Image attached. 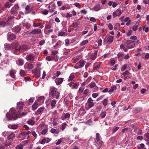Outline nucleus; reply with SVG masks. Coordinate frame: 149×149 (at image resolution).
Instances as JSON below:
<instances>
[{"label": "nucleus", "mask_w": 149, "mask_h": 149, "mask_svg": "<svg viewBox=\"0 0 149 149\" xmlns=\"http://www.w3.org/2000/svg\"><path fill=\"white\" fill-rule=\"evenodd\" d=\"M21 29L22 28L21 26H17L13 29V31L15 32L18 33L21 30Z\"/></svg>", "instance_id": "a211bd4d"}, {"label": "nucleus", "mask_w": 149, "mask_h": 149, "mask_svg": "<svg viewBox=\"0 0 149 149\" xmlns=\"http://www.w3.org/2000/svg\"><path fill=\"white\" fill-rule=\"evenodd\" d=\"M26 68L29 70L32 69L33 68V65L30 63L26 64Z\"/></svg>", "instance_id": "a878e982"}, {"label": "nucleus", "mask_w": 149, "mask_h": 149, "mask_svg": "<svg viewBox=\"0 0 149 149\" xmlns=\"http://www.w3.org/2000/svg\"><path fill=\"white\" fill-rule=\"evenodd\" d=\"M123 52H120L117 55L118 58H119L121 57H123Z\"/></svg>", "instance_id": "6e6d98bb"}, {"label": "nucleus", "mask_w": 149, "mask_h": 149, "mask_svg": "<svg viewBox=\"0 0 149 149\" xmlns=\"http://www.w3.org/2000/svg\"><path fill=\"white\" fill-rule=\"evenodd\" d=\"M60 94V93L57 91V90L54 87H51L49 93L50 97H52V98H55L57 99L59 98Z\"/></svg>", "instance_id": "f03ea898"}, {"label": "nucleus", "mask_w": 149, "mask_h": 149, "mask_svg": "<svg viewBox=\"0 0 149 149\" xmlns=\"http://www.w3.org/2000/svg\"><path fill=\"white\" fill-rule=\"evenodd\" d=\"M25 9L26 11H27L25 13L26 14L29 13H30L31 11V8H30V6L29 5H27L25 7Z\"/></svg>", "instance_id": "bb28decb"}, {"label": "nucleus", "mask_w": 149, "mask_h": 149, "mask_svg": "<svg viewBox=\"0 0 149 149\" xmlns=\"http://www.w3.org/2000/svg\"><path fill=\"white\" fill-rule=\"evenodd\" d=\"M102 104L104 106H106L108 103V100L107 99H105L102 102Z\"/></svg>", "instance_id": "ea45409f"}, {"label": "nucleus", "mask_w": 149, "mask_h": 149, "mask_svg": "<svg viewBox=\"0 0 149 149\" xmlns=\"http://www.w3.org/2000/svg\"><path fill=\"white\" fill-rule=\"evenodd\" d=\"M74 5L76 7H78L79 8H81V6L80 4L79 3H74Z\"/></svg>", "instance_id": "0e129e2a"}, {"label": "nucleus", "mask_w": 149, "mask_h": 149, "mask_svg": "<svg viewBox=\"0 0 149 149\" xmlns=\"http://www.w3.org/2000/svg\"><path fill=\"white\" fill-rule=\"evenodd\" d=\"M79 85V83L78 82L75 83H74V84L73 85V86H72V89H77Z\"/></svg>", "instance_id": "58836bf2"}, {"label": "nucleus", "mask_w": 149, "mask_h": 149, "mask_svg": "<svg viewBox=\"0 0 149 149\" xmlns=\"http://www.w3.org/2000/svg\"><path fill=\"white\" fill-rule=\"evenodd\" d=\"M45 42V40H40L39 42V44L40 45H43L44 44Z\"/></svg>", "instance_id": "774afa93"}, {"label": "nucleus", "mask_w": 149, "mask_h": 149, "mask_svg": "<svg viewBox=\"0 0 149 149\" xmlns=\"http://www.w3.org/2000/svg\"><path fill=\"white\" fill-rule=\"evenodd\" d=\"M119 127H114L112 129V133H114L116 132L119 129Z\"/></svg>", "instance_id": "49530a36"}, {"label": "nucleus", "mask_w": 149, "mask_h": 149, "mask_svg": "<svg viewBox=\"0 0 149 149\" xmlns=\"http://www.w3.org/2000/svg\"><path fill=\"white\" fill-rule=\"evenodd\" d=\"M56 103V101L55 100H53L51 102L50 105L51 106V109H53L55 107V104Z\"/></svg>", "instance_id": "b1692460"}, {"label": "nucleus", "mask_w": 149, "mask_h": 149, "mask_svg": "<svg viewBox=\"0 0 149 149\" xmlns=\"http://www.w3.org/2000/svg\"><path fill=\"white\" fill-rule=\"evenodd\" d=\"M75 78V76L74 75L71 74L69 77V78L68 79V81H70L72 80Z\"/></svg>", "instance_id": "09e8293b"}, {"label": "nucleus", "mask_w": 149, "mask_h": 149, "mask_svg": "<svg viewBox=\"0 0 149 149\" xmlns=\"http://www.w3.org/2000/svg\"><path fill=\"white\" fill-rule=\"evenodd\" d=\"M34 98L31 97L29 100V105L31 104L33 102Z\"/></svg>", "instance_id": "4d7b16f0"}, {"label": "nucleus", "mask_w": 149, "mask_h": 149, "mask_svg": "<svg viewBox=\"0 0 149 149\" xmlns=\"http://www.w3.org/2000/svg\"><path fill=\"white\" fill-rule=\"evenodd\" d=\"M96 139L97 142V143L99 146V147L97 149H99L101 147V145L103 144V142L100 141V139H102V138L99 134L98 133H97L96 134Z\"/></svg>", "instance_id": "20e7f679"}, {"label": "nucleus", "mask_w": 149, "mask_h": 149, "mask_svg": "<svg viewBox=\"0 0 149 149\" xmlns=\"http://www.w3.org/2000/svg\"><path fill=\"white\" fill-rule=\"evenodd\" d=\"M10 113H7L6 114V117L8 120H14L18 118H21L22 116H26L27 113L26 112H23L21 114L20 113H16V111L13 109H10Z\"/></svg>", "instance_id": "f257e3e1"}, {"label": "nucleus", "mask_w": 149, "mask_h": 149, "mask_svg": "<svg viewBox=\"0 0 149 149\" xmlns=\"http://www.w3.org/2000/svg\"><path fill=\"white\" fill-rule=\"evenodd\" d=\"M49 142V141L47 140L45 138L43 139L40 142V143L42 144H44L46 143H47Z\"/></svg>", "instance_id": "a18cd8bd"}, {"label": "nucleus", "mask_w": 149, "mask_h": 149, "mask_svg": "<svg viewBox=\"0 0 149 149\" xmlns=\"http://www.w3.org/2000/svg\"><path fill=\"white\" fill-rule=\"evenodd\" d=\"M11 3L8 2H6L4 5L5 7L9 8L10 6Z\"/></svg>", "instance_id": "864d4df0"}, {"label": "nucleus", "mask_w": 149, "mask_h": 149, "mask_svg": "<svg viewBox=\"0 0 149 149\" xmlns=\"http://www.w3.org/2000/svg\"><path fill=\"white\" fill-rule=\"evenodd\" d=\"M139 25V24L136 23L135 25L133 27L132 29L134 31H135L137 30V28Z\"/></svg>", "instance_id": "4c0bfd02"}, {"label": "nucleus", "mask_w": 149, "mask_h": 149, "mask_svg": "<svg viewBox=\"0 0 149 149\" xmlns=\"http://www.w3.org/2000/svg\"><path fill=\"white\" fill-rule=\"evenodd\" d=\"M85 63V62L83 60H80L79 62H78L77 65L79 66L80 67L82 68L83 67Z\"/></svg>", "instance_id": "412c9836"}, {"label": "nucleus", "mask_w": 149, "mask_h": 149, "mask_svg": "<svg viewBox=\"0 0 149 149\" xmlns=\"http://www.w3.org/2000/svg\"><path fill=\"white\" fill-rule=\"evenodd\" d=\"M22 25L24 27H26L27 29H29L31 26V25L28 23H22Z\"/></svg>", "instance_id": "cd10ccee"}, {"label": "nucleus", "mask_w": 149, "mask_h": 149, "mask_svg": "<svg viewBox=\"0 0 149 149\" xmlns=\"http://www.w3.org/2000/svg\"><path fill=\"white\" fill-rule=\"evenodd\" d=\"M120 26V24L119 23H116L114 26V29L115 31H117L118 30Z\"/></svg>", "instance_id": "f704fd0d"}, {"label": "nucleus", "mask_w": 149, "mask_h": 149, "mask_svg": "<svg viewBox=\"0 0 149 149\" xmlns=\"http://www.w3.org/2000/svg\"><path fill=\"white\" fill-rule=\"evenodd\" d=\"M8 21H0V27H4L8 25Z\"/></svg>", "instance_id": "4be33fe9"}, {"label": "nucleus", "mask_w": 149, "mask_h": 149, "mask_svg": "<svg viewBox=\"0 0 149 149\" xmlns=\"http://www.w3.org/2000/svg\"><path fill=\"white\" fill-rule=\"evenodd\" d=\"M122 14L121 10L120 9H118L113 13V17L114 18L116 16L120 15Z\"/></svg>", "instance_id": "9d476101"}, {"label": "nucleus", "mask_w": 149, "mask_h": 149, "mask_svg": "<svg viewBox=\"0 0 149 149\" xmlns=\"http://www.w3.org/2000/svg\"><path fill=\"white\" fill-rule=\"evenodd\" d=\"M100 9V5L98 4L95 5L94 7L92 8V10L95 11H98Z\"/></svg>", "instance_id": "6ab92c4d"}, {"label": "nucleus", "mask_w": 149, "mask_h": 149, "mask_svg": "<svg viewBox=\"0 0 149 149\" xmlns=\"http://www.w3.org/2000/svg\"><path fill=\"white\" fill-rule=\"evenodd\" d=\"M88 42V40H83L80 43V45L81 46H84L86 44H87Z\"/></svg>", "instance_id": "a19ab883"}, {"label": "nucleus", "mask_w": 149, "mask_h": 149, "mask_svg": "<svg viewBox=\"0 0 149 149\" xmlns=\"http://www.w3.org/2000/svg\"><path fill=\"white\" fill-rule=\"evenodd\" d=\"M91 88L95 87L96 86V84L95 82H91L89 85Z\"/></svg>", "instance_id": "3c124183"}, {"label": "nucleus", "mask_w": 149, "mask_h": 149, "mask_svg": "<svg viewBox=\"0 0 149 149\" xmlns=\"http://www.w3.org/2000/svg\"><path fill=\"white\" fill-rule=\"evenodd\" d=\"M66 126V123H63L62 125V129L61 130L62 131H63L64 130Z\"/></svg>", "instance_id": "5fc2aeb1"}, {"label": "nucleus", "mask_w": 149, "mask_h": 149, "mask_svg": "<svg viewBox=\"0 0 149 149\" xmlns=\"http://www.w3.org/2000/svg\"><path fill=\"white\" fill-rule=\"evenodd\" d=\"M101 65L100 63H96L94 64V65L93 68L95 70H97L98 69H99Z\"/></svg>", "instance_id": "aec40b11"}, {"label": "nucleus", "mask_w": 149, "mask_h": 149, "mask_svg": "<svg viewBox=\"0 0 149 149\" xmlns=\"http://www.w3.org/2000/svg\"><path fill=\"white\" fill-rule=\"evenodd\" d=\"M31 133V132L30 131H28L27 132L24 131L20 133V134L22 136H26L29 135Z\"/></svg>", "instance_id": "c85d7f7f"}, {"label": "nucleus", "mask_w": 149, "mask_h": 149, "mask_svg": "<svg viewBox=\"0 0 149 149\" xmlns=\"http://www.w3.org/2000/svg\"><path fill=\"white\" fill-rule=\"evenodd\" d=\"M41 32V30L40 29H36L33 30L30 32L29 34H30L35 35L36 34H39Z\"/></svg>", "instance_id": "6e6552de"}, {"label": "nucleus", "mask_w": 149, "mask_h": 149, "mask_svg": "<svg viewBox=\"0 0 149 149\" xmlns=\"http://www.w3.org/2000/svg\"><path fill=\"white\" fill-rule=\"evenodd\" d=\"M38 70L37 68H36L32 70V73L33 74H36L37 72H38Z\"/></svg>", "instance_id": "052dcab7"}, {"label": "nucleus", "mask_w": 149, "mask_h": 149, "mask_svg": "<svg viewBox=\"0 0 149 149\" xmlns=\"http://www.w3.org/2000/svg\"><path fill=\"white\" fill-rule=\"evenodd\" d=\"M65 32L64 31H59L58 32V36H63L65 35Z\"/></svg>", "instance_id": "de8ad7c7"}, {"label": "nucleus", "mask_w": 149, "mask_h": 149, "mask_svg": "<svg viewBox=\"0 0 149 149\" xmlns=\"http://www.w3.org/2000/svg\"><path fill=\"white\" fill-rule=\"evenodd\" d=\"M45 109L44 107H40L39 108L36 112V115H38L42 113Z\"/></svg>", "instance_id": "393cba45"}, {"label": "nucleus", "mask_w": 149, "mask_h": 149, "mask_svg": "<svg viewBox=\"0 0 149 149\" xmlns=\"http://www.w3.org/2000/svg\"><path fill=\"white\" fill-rule=\"evenodd\" d=\"M20 75L22 77L26 75V73L24 71L22 70H20Z\"/></svg>", "instance_id": "c03bdc74"}, {"label": "nucleus", "mask_w": 149, "mask_h": 149, "mask_svg": "<svg viewBox=\"0 0 149 149\" xmlns=\"http://www.w3.org/2000/svg\"><path fill=\"white\" fill-rule=\"evenodd\" d=\"M135 41L128 40L125 43V46L128 49H130L134 47L135 46Z\"/></svg>", "instance_id": "7ed1b4c3"}, {"label": "nucleus", "mask_w": 149, "mask_h": 149, "mask_svg": "<svg viewBox=\"0 0 149 149\" xmlns=\"http://www.w3.org/2000/svg\"><path fill=\"white\" fill-rule=\"evenodd\" d=\"M106 112H102L100 114V116L102 118H104L106 115Z\"/></svg>", "instance_id": "79ce46f5"}, {"label": "nucleus", "mask_w": 149, "mask_h": 149, "mask_svg": "<svg viewBox=\"0 0 149 149\" xmlns=\"http://www.w3.org/2000/svg\"><path fill=\"white\" fill-rule=\"evenodd\" d=\"M47 129H44L41 132V133L42 135H44L47 132Z\"/></svg>", "instance_id": "bf43d9fd"}, {"label": "nucleus", "mask_w": 149, "mask_h": 149, "mask_svg": "<svg viewBox=\"0 0 149 149\" xmlns=\"http://www.w3.org/2000/svg\"><path fill=\"white\" fill-rule=\"evenodd\" d=\"M97 53V51H96L91 53L90 58L91 59L93 60H94L96 58Z\"/></svg>", "instance_id": "2eb2a0df"}, {"label": "nucleus", "mask_w": 149, "mask_h": 149, "mask_svg": "<svg viewBox=\"0 0 149 149\" xmlns=\"http://www.w3.org/2000/svg\"><path fill=\"white\" fill-rule=\"evenodd\" d=\"M63 81V79L62 78H56L55 80V82L57 85H59L61 84Z\"/></svg>", "instance_id": "ddd939ff"}, {"label": "nucleus", "mask_w": 149, "mask_h": 149, "mask_svg": "<svg viewBox=\"0 0 149 149\" xmlns=\"http://www.w3.org/2000/svg\"><path fill=\"white\" fill-rule=\"evenodd\" d=\"M70 114L69 113H67L64 114L61 117V119L62 120H65L66 118H69Z\"/></svg>", "instance_id": "dca6fc26"}, {"label": "nucleus", "mask_w": 149, "mask_h": 149, "mask_svg": "<svg viewBox=\"0 0 149 149\" xmlns=\"http://www.w3.org/2000/svg\"><path fill=\"white\" fill-rule=\"evenodd\" d=\"M78 24L76 22H74L73 23L72 26L74 28H77L78 27Z\"/></svg>", "instance_id": "338daca9"}, {"label": "nucleus", "mask_w": 149, "mask_h": 149, "mask_svg": "<svg viewBox=\"0 0 149 149\" xmlns=\"http://www.w3.org/2000/svg\"><path fill=\"white\" fill-rule=\"evenodd\" d=\"M8 127L9 128L15 130L17 129L18 126L17 125H9Z\"/></svg>", "instance_id": "5701e85b"}, {"label": "nucleus", "mask_w": 149, "mask_h": 149, "mask_svg": "<svg viewBox=\"0 0 149 149\" xmlns=\"http://www.w3.org/2000/svg\"><path fill=\"white\" fill-rule=\"evenodd\" d=\"M40 71L38 70V72H37L36 74H35L34 75H35L36 76V77L37 78H38L40 76Z\"/></svg>", "instance_id": "13d9d810"}, {"label": "nucleus", "mask_w": 149, "mask_h": 149, "mask_svg": "<svg viewBox=\"0 0 149 149\" xmlns=\"http://www.w3.org/2000/svg\"><path fill=\"white\" fill-rule=\"evenodd\" d=\"M50 132L52 133H54L55 132H56V134H58L59 133L58 131H56V130L54 128L50 130Z\"/></svg>", "instance_id": "8fccbe9b"}, {"label": "nucleus", "mask_w": 149, "mask_h": 149, "mask_svg": "<svg viewBox=\"0 0 149 149\" xmlns=\"http://www.w3.org/2000/svg\"><path fill=\"white\" fill-rule=\"evenodd\" d=\"M35 57V55L32 54H30L27 55L26 57V59L28 61H33Z\"/></svg>", "instance_id": "0eeeda50"}, {"label": "nucleus", "mask_w": 149, "mask_h": 149, "mask_svg": "<svg viewBox=\"0 0 149 149\" xmlns=\"http://www.w3.org/2000/svg\"><path fill=\"white\" fill-rule=\"evenodd\" d=\"M113 40V37L111 36H107L105 38L104 42H112Z\"/></svg>", "instance_id": "39448f33"}, {"label": "nucleus", "mask_w": 149, "mask_h": 149, "mask_svg": "<svg viewBox=\"0 0 149 149\" xmlns=\"http://www.w3.org/2000/svg\"><path fill=\"white\" fill-rule=\"evenodd\" d=\"M45 28L47 29H49L51 28V26L49 24H46Z\"/></svg>", "instance_id": "e2e57ef3"}, {"label": "nucleus", "mask_w": 149, "mask_h": 149, "mask_svg": "<svg viewBox=\"0 0 149 149\" xmlns=\"http://www.w3.org/2000/svg\"><path fill=\"white\" fill-rule=\"evenodd\" d=\"M28 49V46L26 45H24L19 46L18 49H16V51H20L21 50L26 51Z\"/></svg>", "instance_id": "1a4fd4ad"}, {"label": "nucleus", "mask_w": 149, "mask_h": 149, "mask_svg": "<svg viewBox=\"0 0 149 149\" xmlns=\"http://www.w3.org/2000/svg\"><path fill=\"white\" fill-rule=\"evenodd\" d=\"M8 134H8V136L7 138L8 140H9L13 139L15 137V134L13 132H12L10 134L9 133V132Z\"/></svg>", "instance_id": "4468645a"}, {"label": "nucleus", "mask_w": 149, "mask_h": 149, "mask_svg": "<svg viewBox=\"0 0 149 149\" xmlns=\"http://www.w3.org/2000/svg\"><path fill=\"white\" fill-rule=\"evenodd\" d=\"M10 76L13 78H14L15 77V73L14 71L13 70H11L10 71Z\"/></svg>", "instance_id": "72a5a7b5"}, {"label": "nucleus", "mask_w": 149, "mask_h": 149, "mask_svg": "<svg viewBox=\"0 0 149 149\" xmlns=\"http://www.w3.org/2000/svg\"><path fill=\"white\" fill-rule=\"evenodd\" d=\"M146 26H144L143 27V31H144L146 33H147L149 30V28L148 27H146L145 29Z\"/></svg>", "instance_id": "603ef678"}, {"label": "nucleus", "mask_w": 149, "mask_h": 149, "mask_svg": "<svg viewBox=\"0 0 149 149\" xmlns=\"http://www.w3.org/2000/svg\"><path fill=\"white\" fill-rule=\"evenodd\" d=\"M7 39L9 41H11L16 39V36L13 33L8 34L7 35Z\"/></svg>", "instance_id": "f8f14e48"}, {"label": "nucleus", "mask_w": 149, "mask_h": 149, "mask_svg": "<svg viewBox=\"0 0 149 149\" xmlns=\"http://www.w3.org/2000/svg\"><path fill=\"white\" fill-rule=\"evenodd\" d=\"M18 61L19 62V65H22L24 63V61L22 59H19L18 60Z\"/></svg>", "instance_id": "e433bc0d"}, {"label": "nucleus", "mask_w": 149, "mask_h": 149, "mask_svg": "<svg viewBox=\"0 0 149 149\" xmlns=\"http://www.w3.org/2000/svg\"><path fill=\"white\" fill-rule=\"evenodd\" d=\"M137 38V37L135 36H133L132 37H131L130 38V39L131 40H134V41H135V40H136Z\"/></svg>", "instance_id": "69168bd1"}, {"label": "nucleus", "mask_w": 149, "mask_h": 149, "mask_svg": "<svg viewBox=\"0 0 149 149\" xmlns=\"http://www.w3.org/2000/svg\"><path fill=\"white\" fill-rule=\"evenodd\" d=\"M11 144V142L9 141L6 140V141L3 142L4 145L6 147L10 146Z\"/></svg>", "instance_id": "2f4dec72"}, {"label": "nucleus", "mask_w": 149, "mask_h": 149, "mask_svg": "<svg viewBox=\"0 0 149 149\" xmlns=\"http://www.w3.org/2000/svg\"><path fill=\"white\" fill-rule=\"evenodd\" d=\"M88 109H90L93 107L94 105V103L93 102V100L91 97L89 98L88 100Z\"/></svg>", "instance_id": "9b49d317"}, {"label": "nucleus", "mask_w": 149, "mask_h": 149, "mask_svg": "<svg viewBox=\"0 0 149 149\" xmlns=\"http://www.w3.org/2000/svg\"><path fill=\"white\" fill-rule=\"evenodd\" d=\"M24 103L22 102H20L17 104V108L18 109L17 112L20 113L22 111L24 106Z\"/></svg>", "instance_id": "423d86ee"}, {"label": "nucleus", "mask_w": 149, "mask_h": 149, "mask_svg": "<svg viewBox=\"0 0 149 149\" xmlns=\"http://www.w3.org/2000/svg\"><path fill=\"white\" fill-rule=\"evenodd\" d=\"M19 44L17 42H15L11 44V47L13 48L16 49L18 46Z\"/></svg>", "instance_id": "c756f323"}, {"label": "nucleus", "mask_w": 149, "mask_h": 149, "mask_svg": "<svg viewBox=\"0 0 149 149\" xmlns=\"http://www.w3.org/2000/svg\"><path fill=\"white\" fill-rule=\"evenodd\" d=\"M27 123L30 125H33L35 123V121L33 120L30 119L27 121Z\"/></svg>", "instance_id": "473e14b6"}, {"label": "nucleus", "mask_w": 149, "mask_h": 149, "mask_svg": "<svg viewBox=\"0 0 149 149\" xmlns=\"http://www.w3.org/2000/svg\"><path fill=\"white\" fill-rule=\"evenodd\" d=\"M38 105V103L35 102L32 106V109L33 111L36 110L37 108Z\"/></svg>", "instance_id": "7c9ffc66"}, {"label": "nucleus", "mask_w": 149, "mask_h": 149, "mask_svg": "<svg viewBox=\"0 0 149 149\" xmlns=\"http://www.w3.org/2000/svg\"><path fill=\"white\" fill-rule=\"evenodd\" d=\"M31 134L35 138H37V135L34 131H32L31 132Z\"/></svg>", "instance_id": "680f3d73"}, {"label": "nucleus", "mask_w": 149, "mask_h": 149, "mask_svg": "<svg viewBox=\"0 0 149 149\" xmlns=\"http://www.w3.org/2000/svg\"><path fill=\"white\" fill-rule=\"evenodd\" d=\"M4 48L6 50H8L11 48V46L9 44H5L4 45Z\"/></svg>", "instance_id": "c9c22d12"}, {"label": "nucleus", "mask_w": 149, "mask_h": 149, "mask_svg": "<svg viewBox=\"0 0 149 149\" xmlns=\"http://www.w3.org/2000/svg\"><path fill=\"white\" fill-rule=\"evenodd\" d=\"M56 5L55 3H54L51 6L48 7V8L49 9V11L50 12H52L54 11V10L55 9Z\"/></svg>", "instance_id": "f3484780"}, {"label": "nucleus", "mask_w": 149, "mask_h": 149, "mask_svg": "<svg viewBox=\"0 0 149 149\" xmlns=\"http://www.w3.org/2000/svg\"><path fill=\"white\" fill-rule=\"evenodd\" d=\"M16 149H22L23 148V145L22 144L17 145L15 147Z\"/></svg>", "instance_id": "37998d69"}]
</instances>
